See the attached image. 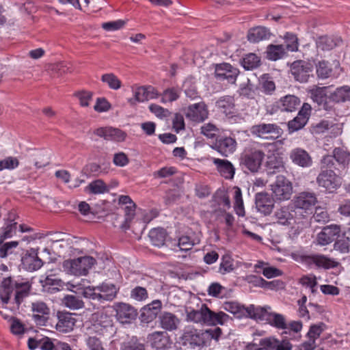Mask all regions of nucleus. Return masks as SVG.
Returning a JSON list of instances; mask_svg holds the SVG:
<instances>
[{"mask_svg": "<svg viewBox=\"0 0 350 350\" xmlns=\"http://www.w3.org/2000/svg\"><path fill=\"white\" fill-rule=\"evenodd\" d=\"M265 145L254 143L245 148L240 155V165L252 173L259 171L265 157Z\"/></svg>", "mask_w": 350, "mask_h": 350, "instance_id": "1", "label": "nucleus"}, {"mask_svg": "<svg viewBox=\"0 0 350 350\" xmlns=\"http://www.w3.org/2000/svg\"><path fill=\"white\" fill-rule=\"evenodd\" d=\"M95 263L96 260L93 257L83 256L64 261L63 268L75 275H85Z\"/></svg>", "mask_w": 350, "mask_h": 350, "instance_id": "2", "label": "nucleus"}, {"mask_svg": "<svg viewBox=\"0 0 350 350\" xmlns=\"http://www.w3.org/2000/svg\"><path fill=\"white\" fill-rule=\"evenodd\" d=\"M91 329L99 336H105L114 332L112 318L106 312L98 311L91 315Z\"/></svg>", "mask_w": 350, "mask_h": 350, "instance_id": "3", "label": "nucleus"}, {"mask_svg": "<svg viewBox=\"0 0 350 350\" xmlns=\"http://www.w3.org/2000/svg\"><path fill=\"white\" fill-rule=\"evenodd\" d=\"M273 198L278 201H285L291 198L293 187L292 183L284 176H276L275 180L271 185Z\"/></svg>", "mask_w": 350, "mask_h": 350, "instance_id": "4", "label": "nucleus"}, {"mask_svg": "<svg viewBox=\"0 0 350 350\" xmlns=\"http://www.w3.org/2000/svg\"><path fill=\"white\" fill-rule=\"evenodd\" d=\"M181 339L183 346L191 349L202 347L206 345L203 330L191 326L185 327Z\"/></svg>", "mask_w": 350, "mask_h": 350, "instance_id": "5", "label": "nucleus"}, {"mask_svg": "<svg viewBox=\"0 0 350 350\" xmlns=\"http://www.w3.org/2000/svg\"><path fill=\"white\" fill-rule=\"evenodd\" d=\"M342 72V68L338 60H334L332 62L321 60L316 64L317 75L321 79L330 77L337 78Z\"/></svg>", "mask_w": 350, "mask_h": 350, "instance_id": "6", "label": "nucleus"}, {"mask_svg": "<svg viewBox=\"0 0 350 350\" xmlns=\"http://www.w3.org/2000/svg\"><path fill=\"white\" fill-rule=\"evenodd\" d=\"M251 133L265 139H275L282 134V129L275 124H259L251 128Z\"/></svg>", "mask_w": 350, "mask_h": 350, "instance_id": "7", "label": "nucleus"}, {"mask_svg": "<svg viewBox=\"0 0 350 350\" xmlns=\"http://www.w3.org/2000/svg\"><path fill=\"white\" fill-rule=\"evenodd\" d=\"M239 74V70L228 63L218 64L215 66V77L219 81H227L233 84Z\"/></svg>", "mask_w": 350, "mask_h": 350, "instance_id": "8", "label": "nucleus"}, {"mask_svg": "<svg viewBox=\"0 0 350 350\" xmlns=\"http://www.w3.org/2000/svg\"><path fill=\"white\" fill-rule=\"evenodd\" d=\"M117 319L122 323H130L137 316V310L131 305L117 302L113 305Z\"/></svg>", "mask_w": 350, "mask_h": 350, "instance_id": "9", "label": "nucleus"}, {"mask_svg": "<svg viewBox=\"0 0 350 350\" xmlns=\"http://www.w3.org/2000/svg\"><path fill=\"white\" fill-rule=\"evenodd\" d=\"M293 202L296 209L303 210L307 213L317 204V198L312 192L303 191L294 197Z\"/></svg>", "mask_w": 350, "mask_h": 350, "instance_id": "10", "label": "nucleus"}, {"mask_svg": "<svg viewBox=\"0 0 350 350\" xmlns=\"http://www.w3.org/2000/svg\"><path fill=\"white\" fill-rule=\"evenodd\" d=\"M291 71L296 81L304 83L309 79L312 71V66L309 62L298 60L291 64Z\"/></svg>", "mask_w": 350, "mask_h": 350, "instance_id": "11", "label": "nucleus"}, {"mask_svg": "<svg viewBox=\"0 0 350 350\" xmlns=\"http://www.w3.org/2000/svg\"><path fill=\"white\" fill-rule=\"evenodd\" d=\"M317 183L319 187L332 191L340 185V178L333 170H325L318 175Z\"/></svg>", "mask_w": 350, "mask_h": 350, "instance_id": "12", "label": "nucleus"}, {"mask_svg": "<svg viewBox=\"0 0 350 350\" xmlns=\"http://www.w3.org/2000/svg\"><path fill=\"white\" fill-rule=\"evenodd\" d=\"M75 314L68 312H57V323L55 325L57 331L62 333H68L73 330L77 319Z\"/></svg>", "mask_w": 350, "mask_h": 350, "instance_id": "13", "label": "nucleus"}, {"mask_svg": "<svg viewBox=\"0 0 350 350\" xmlns=\"http://www.w3.org/2000/svg\"><path fill=\"white\" fill-rule=\"evenodd\" d=\"M237 143L232 137L223 136L216 140L213 148L220 153L223 157H228L235 152Z\"/></svg>", "mask_w": 350, "mask_h": 350, "instance_id": "14", "label": "nucleus"}, {"mask_svg": "<svg viewBox=\"0 0 350 350\" xmlns=\"http://www.w3.org/2000/svg\"><path fill=\"white\" fill-rule=\"evenodd\" d=\"M162 308L160 300L156 299L143 307L141 310L139 319L142 323H149L157 317Z\"/></svg>", "mask_w": 350, "mask_h": 350, "instance_id": "15", "label": "nucleus"}, {"mask_svg": "<svg viewBox=\"0 0 350 350\" xmlns=\"http://www.w3.org/2000/svg\"><path fill=\"white\" fill-rule=\"evenodd\" d=\"M306 262L309 265H314L318 268L329 269L337 267L340 263L335 259L323 254H313L306 258Z\"/></svg>", "mask_w": 350, "mask_h": 350, "instance_id": "16", "label": "nucleus"}, {"mask_svg": "<svg viewBox=\"0 0 350 350\" xmlns=\"http://www.w3.org/2000/svg\"><path fill=\"white\" fill-rule=\"evenodd\" d=\"M208 111L204 103L199 102L189 105L186 117L193 122H203L208 118Z\"/></svg>", "mask_w": 350, "mask_h": 350, "instance_id": "17", "label": "nucleus"}, {"mask_svg": "<svg viewBox=\"0 0 350 350\" xmlns=\"http://www.w3.org/2000/svg\"><path fill=\"white\" fill-rule=\"evenodd\" d=\"M340 228L338 225H330L324 227L317 238L318 244L326 245L333 242L339 237Z\"/></svg>", "mask_w": 350, "mask_h": 350, "instance_id": "18", "label": "nucleus"}, {"mask_svg": "<svg viewBox=\"0 0 350 350\" xmlns=\"http://www.w3.org/2000/svg\"><path fill=\"white\" fill-rule=\"evenodd\" d=\"M289 158L295 164L301 167H309L312 164V159L304 149L295 148L289 154Z\"/></svg>", "mask_w": 350, "mask_h": 350, "instance_id": "19", "label": "nucleus"}, {"mask_svg": "<svg viewBox=\"0 0 350 350\" xmlns=\"http://www.w3.org/2000/svg\"><path fill=\"white\" fill-rule=\"evenodd\" d=\"M147 340L152 347L157 349H165L170 345V338L165 332L157 331L149 334Z\"/></svg>", "mask_w": 350, "mask_h": 350, "instance_id": "20", "label": "nucleus"}, {"mask_svg": "<svg viewBox=\"0 0 350 350\" xmlns=\"http://www.w3.org/2000/svg\"><path fill=\"white\" fill-rule=\"evenodd\" d=\"M257 210L265 215H269L274 206L273 198L267 193H258L255 198Z\"/></svg>", "mask_w": 350, "mask_h": 350, "instance_id": "21", "label": "nucleus"}, {"mask_svg": "<svg viewBox=\"0 0 350 350\" xmlns=\"http://www.w3.org/2000/svg\"><path fill=\"white\" fill-rule=\"evenodd\" d=\"M209 310L210 309L206 304H202L199 310H187V321L208 325L210 318Z\"/></svg>", "mask_w": 350, "mask_h": 350, "instance_id": "22", "label": "nucleus"}, {"mask_svg": "<svg viewBox=\"0 0 350 350\" xmlns=\"http://www.w3.org/2000/svg\"><path fill=\"white\" fill-rule=\"evenodd\" d=\"M301 104L300 99L292 94L286 95L278 100L277 107L282 111L292 112L295 111Z\"/></svg>", "mask_w": 350, "mask_h": 350, "instance_id": "23", "label": "nucleus"}, {"mask_svg": "<svg viewBox=\"0 0 350 350\" xmlns=\"http://www.w3.org/2000/svg\"><path fill=\"white\" fill-rule=\"evenodd\" d=\"M96 290H97L99 301H112L118 292V288L114 284L107 283L96 286Z\"/></svg>", "mask_w": 350, "mask_h": 350, "instance_id": "24", "label": "nucleus"}, {"mask_svg": "<svg viewBox=\"0 0 350 350\" xmlns=\"http://www.w3.org/2000/svg\"><path fill=\"white\" fill-rule=\"evenodd\" d=\"M23 268L29 271H33L39 269L43 265L42 260L38 256L37 253L32 250L27 253L22 258Z\"/></svg>", "mask_w": 350, "mask_h": 350, "instance_id": "25", "label": "nucleus"}, {"mask_svg": "<svg viewBox=\"0 0 350 350\" xmlns=\"http://www.w3.org/2000/svg\"><path fill=\"white\" fill-rule=\"evenodd\" d=\"M161 327L167 331L176 330L180 323L179 319L173 313L163 312L159 316Z\"/></svg>", "mask_w": 350, "mask_h": 350, "instance_id": "26", "label": "nucleus"}, {"mask_svg": "<svg viewBox=\"0 0 350 350\" xmlns=\"http://www.w3.org/2000/svg\"><path fill=\"white\" fill-rule=\"evenodd\" d=\"M293 211L289 206H284L277 209L274 213V217L277 222L282 225H290L293 221H295Z\"/></svg>", "mask_w": 350, "mask_h": 350, "instance_id": "27", "label": "nucleus"}, {"mask_svg": "<svg viewBox=\"0 0 350 350\" xmlns=\"http://www.w3.org/2000/svg\"><path fill=\"white\" fill-rule=\"evenodd\" d=\"M213 163L216 165L219 174L227 179L234 177L235 169L233 165L228 160L221 159H213Z\"/></svg>", "mask_w": 350, "mask_h": 350, "instance_id": "28", "label": "nucleus"}, {"mask_svg": "<svg viewBox=\"0 0 350 350\" xmlns=\"http://www.w3.org/2000/svg\"><path fill=\"white\" fill-rule=\"evenodd\" d=\"M342 40L337 36H321L316 42L317 49L321 51H330L341 44Z\"/></svg>", "mask_w": 350, "mask_h": 350, "instance_id": "29", "label": "nucleus"}, {"mask_svg": "<svg viewBox=\"0 0 350 350\" xmlns=\"http://www.w3.org/2000/svg\"><path fill=\"white\" fill-rule=\"evenodd\" d=\"M34 165L36 168L40 169L44 167L47 163L39 162L35 159H29L25 163L24 167L22 169L23 179H33L35 180L37 177L36 171L32 168V165Z\"/></svg>", "mask_w": 350, "mask_h": 350, "instance_id": "30", "label": "nucleus"}, {"mask_svg": "<svg viewBox=\"0 0 350 350\" xmlns=\"http://www.w3.org/2000/svg\"><path fill=\"white\" fill-rule=\"evenodd\" d=\"M216 105L221 112L227 116H232L235 112L234 98L232 96H226L220 98Z\"/></svg>", "mask_w": 350, "mask_h": 350, "instance_id": "31", "label": "nucleus"}, {"mask_svg": "<svg viewBox=\"0 0 350 350\" xmlns=\"http://www.w3.org/2000/svg\"><path fill=\"white\" fill-rule=\"evenodd\" d=\"M269 29L265 27H256L251 29L247 33V39L252 42H258L270 37Z\"/></svg>", "mask_w": 350, "mask_h": 350, "instance_id": "32", "label": "nucleus"}, {"mask_svg": "<svg viewBox=\"0 0 350 350\" xmlns=\"http://www.w3.org/2000/svg\"><path fill=\"white\" fill-rule=\"evenodd\" d=\"M14 282L11 277L5 278L1 282V297L3 303H8L10 299L11 295L13 293L15 285Z\"/></svg>", "mask_w": 350, "mask_h": 350, "instance_id": "33", "label": "nucleus"}, {"mask_svg": "<svg viewBox=\"0 0 350 350\" xmlns=\"http://www.w3.org/2000/svg\"><path fill=\"white\" fill-rule=\"evenodd\" d=\"M270 307H255L254 305H250L247 307L248 312L247 317L256 319V320H266L268 319V316L271 312H269Z\"/></svg>", "mask_w": 350, "mask_h": 350, "instance_id": "34", "label": "nucleus"}, {"mask_svg": "<svg viewBox=\"0 0 350 350\" xmlns=\"http://www.w3.org/2000/svg\"><path fill=\"white\" fill-rule=\"evenodd\" d=\"M223 308L226 311L235 315L237 318L247 317L248 312L247 308L234 301H226L223 304Z\"/></svg>", "mask_w": 350, "mask_h": 350, "instance_id": "35", "label": "nucleus"}, {"mask_svg": "<svg viewBox=\"0 0 350 350\" xmlns=\"http://www.w3.org/2000/svg\"><path fill=\"white\" fill-rule=\"evenodd\" d=\"M166 236V231L161 228L152 229L148 234L152 245L159 247L165 244Z\"/></svg>", "mask_w": 350, "mask_h": 350, "instance_id": "36", "label": "nucleus"}, {"mask_svg": "<svg viewBox=\"0 0 350 350\" xmlns=\"http://www.w3.org/2000/svg\"><path fill=\"white\" fill-rule=\"evenodd\" d=\"M335 161L342 170H345L350 162V152L341 148H336L333 150Z\"/></svg>", "mask_w": 350, "mask_h": 350, "instance_id": "37", "label": "nucleus"}, {"mask_svg": "<svg viewBox=\"0 0 350 350\" xmlns=\"http://www.w3.org/2000/svg\"><path fill=\"white\" fill-rule=\"evenodd\" d=\"M266 165L270 174L279 172L284 169L282 158L274 155L268 157Z\"/></svg>", "mask_w": 350, "mask_h": 350, "instance_id": "38", "label": "nucleus"}, {"mask_svg": "<svg viewBox=\"0 0 350 350\" xmlns=\"http://www.w3.org/2000/svg\"><path fill=\"white\" fill-rule=\"evenodd\" d=\"M62 304L70 310H79L84 307L83 301L79 297L67 295L62 299Z\"/></svg>", "mask_w": 350, "mask_h": 350, "instance_id": "39", "label": "nucleus"}, {"mask_svg": "<svg viewBox=\"0 0 350 350\" xmlns=\"http://www.w3.org/2000/svg\"><path fill=\"white\" fill-rule=\"evenodd\" d=\"M15 300L18 304L21 303L23 298L27 296L30 290V284L28 282H14Z\"/></svg>", "mask_w": 350, "mask_h": 350, "instance_id": "40", "label": "nucleus"}, {"mask_svg": "<svg viewBox=\"0 0 350 350\" xmlns=\"http://www.w3.org/2000/svg\"><path fill=\"white\" fill-rule=\"evenodd\" d=\"M241 64L245 70L255 69L260 65V57L255 53H248L243 58Z\"/></svg>", "mask_w": 350, "mask_h": 350, "instance_id": "41", "label": "nucleus"}, {"mask_svg": "<svg viewBox=\"0 0 350 350\" xmlns=\"http://www.w3.org/2000/svg\"><path fill=\"white\" fill-rule=\"evenodd\" d=\"M326 87H313L308 90V93L312 100L317 103L319 105L323 104L326 100Z\"/></svg>", "mask_w": 350, "mask_h": 350, "instance_id": "42", "label": "nucleus"}, {"mask_svg": "<svg viewBox=\"0 0 350 350\" xmlns=\"http://www.w3.org/2000/svg\"><path fill=\"white\" fill-rule=\"evenodd\" d=\"M331 99L336 103L350 100V87L342 86L337 88L330 96Z\"/></svg>", "mask_w": 350, "mask_h": 350, "instance_id": "43", "label": "nucleus"}, {"mask_svg": "<svg viewBox=\"0 0 350 350\" xmlns=\"http://www.w3.org/2000/svg\"><path fill=\"white\" fill-rule=\"evenodd\" d=\"M86 192L92 194H101L109 191L107 185L100 179L90 183L85 189Z\"/></svg>", "mask_w": 350, "mask_h": 350, "instance_id": "44", "label": "nucleus"}, {"mask_svg": "<svg viewBox=\"0 0 350 350\" xmlns=\"http://www.w3.org/2000/svg\"><path fill=\"white\" fill-rule=\"evenodd\" d=\"M267 321L271 325L278 329H285L288 328L285 317L282 314L270 312Z\"/></svg>", "mask_w": 350, "mask_h": 350, "instance_id": "45", "label": "nucleus"}, {"mask_svg": "<svg viewBox=\"0 0 350 350\" xmlns=\"http://www.w3.org/2000/svg\"><path fill=\"white\" fill-rule=\"evenodd\" d=\"M285 55V48L283 45H269L267 51V57L273 61L281 59Z\"/></svg>", "mask_w": 350, "mask_h": 350, "instance_id": "46", "label": "nucleus"}, {"mask_svg": "<svg viewBox=\"0 0 350 350\" xmlns=\"http://www.w3.org/2000/svg\"><path fill=\"white\" fill-rule=\"evenodd\" d=\"M102 82L113 90H119L122 86L121 81L113 73H106L101 76Z\"/></svg>", "mask_w": 350, "mask_h": 350, "instance_id": "47", "label": "nucleus"}, {"mask_svg": "<svg viewBox=\"0 0 350 350\" xmlns=\"http://www.w3.org/2000/svg\"><path fill=\"white\" fill-rule=\"evenodd\" d=\"M209 317L210 318L208 322V325H224L230 319V317L225 312H214L211 310H209Z\"/></svg>", "mask_w": 350, "mask_h": 350, "instance_id": "48", "label": "nucleus"}, {"mask_svg": "<svg viewBox=\"0 0 350 350\" xmlns=\"http://www.w3.org/2000/svg\"><path fill=\"white\" fill-rule=\"evenodd\" d=\"M234 209L239 216L245 215V210L242 198V193L239 187L234 188Z\"/></svg>", "mask_w": 350, "mask_h": 350, "instance_id": "49", "label": "nucleus"}, {"mask_svg": "<svg viewBox=\"0 0 350 350\" xmlns=\"http://www.w3.org/2000/svg\"><path fill=\"white\" fill-rule=\"evenodd\" d=\"M121 349L122 350H146V347L136 336H133L130 340L122 343Z\"/></svg>", "mask_w": 350, "mask_h": 350, "instance_id": "50", "label": "nucleus"}, {"mask_svg": "<svg viewBox=\"0 0 350 350\" xmlns=\"http://www.w3.org/2000/svg\"><path fill=\"white\" fill-rule=\"evenodd\" d=\"M201 133L208 139H214L219 133V129L213 123L203 124L201 128Z\"/></svg>", "mask_w": 350, "mask_h": 350, "instance_id": "51", "label": "nucleus"}, {"mask_svg": "<svg viewBox=\"0 0 350 350\" xmlns=\"http://www.w3.org/2000/svg\"><path fill=\"white\" fill-rule=\"evenodd\" d=\"M307 123L306 118H300L297 116L294 119L288 122V129L290 133L301 129Z\"/></svg>", "mask_w": 350, "mask_h": 350, "instance_id": "52", "label": "nucleus"}, {"mask_svg": "<svg viewBox=\"0 0 350 350\" xmlns=\"http://www.w3.org/2000/svg\"><path fill=\"white\" fill-rule=\"evenodd\" d=\"M286 44L285 49L290 51H297L298 50V39L295 34L292 33H286L284 36Z\"/></svg>", "mask_w": 350, "mask_h": 350, "instance_id": "53", "label": "nucleus"}, {"mask_svg": "<svg viewBox=\"0 0 350 350\" xmlns=\"http://www.w3.org/2000/svg\"><path fill=\"white\" fill-rule=\"evenodd\" d=\"M85 342L89 350H105L100 339L95 336H88Z\"/></svg>", "mask_w": 350, "mask_h": 350, "instance_id": "54", "label": "nucleus"}, {"mask_svg": "<svg viewBox=\"0 0 350 350\" xmlns=\"http://www.w3.org/2000/svg\"><path fill=\"white\" fill-rule=\"evenodd\" d=\"M19 165V161L16 157H8L4 159L0 160V171L4 170H12Z\"/></svg>", "mask_w": 350, "mask_h": 350, "instance_id": "55", "label": "nucleus"}, {"mask_svg": "<svg viewBox=\"0 0 350 350\" xmlns=\"http://www.w3.org/2000/svg\"><path fill=\"white\" fill-rule=\"evenodd\" d=\"M146 87H138L134 91V98L129 99V103L131 105H135L137 102H144L147 100V94L146 93Z\"/></svg>", "mask_w": 350, "mask_h": 350, "instance_id": "56", "label": "nucleus"}, {"mask_svg": "<svg viewBox=\"0 0 350 350\" xmlns=\"http://www.w3.org/2000/svg\"><path fill=\"white\" fill-rule=\"evenodd\" d=\"M262 89L267 94H271L275 89V83L267 75H262L260 79Z\"/></svg>", "mask_w": 350, "mask_h": 350, "instance_id": "57", "label": "nucleus"}, {"mask_svg": "<svg viewBox=\"0 0 350 350\" xmlns=\"http://www.w3.org/2000/svg\"><path fill=\"white\" fill-rule=\"evenodd\" d=\"M74 95L79 100L81 107H88L92 100L93 94L89 91L82 90L75 92Z\"/></svg>", "mask_w": 350, "mask_h": 350, "instance_id": "58", "label": "nucleus"}, {"mask_svg": "<svg viewBox=\"0 0 350 350\" xmlns=\"http://www.w3.org/2000/svg\"><path fill=\"white\" fill-rule=\"evenodd\" d=\"M234 269L233 260L228 256L225 255L221 258L219 266V272L222 274L229 273Z\"/></svg>", "mask_w": 350, "mask_h": 350, "instance_id": "59", "label": "nucleus"}, {"mask_svg": "<svg viewBox=\"0 0 350 350\" xmlns=\"http://www.w3.org/2000/svg\"><path fill=\"white\" fill-rule=\"evenodd\" d=\"M147 290L142 286H136L131 291V297L137 301H142L148 298Z\"/></svg>", "mask_w": 350, "mask_h": 350, "instance_id": "60", "label": "nucleus"}, {"mask_svg": "<svg viewBox=\"0 0 350 350\" xmlns=\"http://www.w3.org/2000/svg\"><path fill=\"white\" fill-rule=\"evenodd\" d=\"M179 97L178 91L174 88L166 89L161 95V102L165 103L167 102H173L176 100Z\"/></svg>", "mask_w": 350, "mask_h": 350, "instance_id": "61", "label": "nucleus"}, {"mask_svg": "<svg viewBox=\"0 0 350 350\" xmlns=\"http://www.w3.org/2000/svg\"><path fill=\"white\" fill-rule=\"evenodd\" d=\"M271 345L272 350H291L292 345L288 340H278L275 338H271V341H268Z\"/></svg>", "mask_w": 350, "mask_h": 350, "instance_id": "62", "label": "nucleus"}, {"mask_svg": "<svg viewBox=\"0 0 350 350\" xmlns=\"http://www.w3.org/2000/svg\"><path fill=\"white\" fill-rule=\"evenodd\" d=\"M299 283L306 287L310 288L311 293L316 292L317 285V278L314 275H304L300 278Z\"/></svg>", "mask_w": 350, "mask_h": 350, "instance_id": "63", "label": "nucleus"}, {"mask_svg": "<svg viewBox=\"0 0 350 350\" xmlns=\"http://www.w3.org/2000/svg\"><path fill=\"white\" fill-rule=\"evenodd\" d=\"M203 334L205 338V342L206 343L208 340L213 339L218 341L221 335L222 334V330L219 327H215L214 329H208L203 330Z\"/></svg>", "mask_w": 350, "mask_h": 350, "instance_id": "64", "label": "nucleus"}]
</instances>
